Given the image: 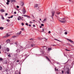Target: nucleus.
Returning a JSON list of instances; mask_svg holds the SVG:
<instances>
[{
  "mask_svg": "<svg viewBox=\"0 0 74 74\" xmlns=\"http://www.w3.org/2000/svg\"><path fill=\"white\" fill-rule=\"evenodd\" d=\"M42 47H43V48H44V47H46L45 46H43Z\"/></svg>",
  "mask_w": 74,
  "mask_h": 74,
  "instance_id": "nucleus-62",
  "label": "nucleus"
},
{
  "mask_svg": "<svg viewBox=\"0 0 74 74\" xmlns=\"http://www.w3.org/2000/svg\"><path fill=\"white\" fill-rule=\"evenodd\" d=\"M4 29V27H0V29L1 30H3Z\"/></svg>",
  "mask_w": 74,
  "mask_h": 74,
  "instance_id": "nucleus-21",
  "label": "nucleus"
},
{
  "mask_svg": "<svg viewBox=\"0 0 74 74\" xmlns=\"http://www.w3.org/2000/svg\"><path fill=\"white\" fill-rule=\"evenodd\" d=\"M6 4H7V5H8V4H9V2H7L6 3Z\"/></svg>",
  "mask_w": 74,
  "mask_h": 74,
  "instance_id": "nucleus-40",
  "label": "nucleus"
},
{
  "mask_svg": "<svg viewBox=\"0 0 74 74\" xmlns=\"http://www.w3.org/2000/svg\"><path fill=\"white\" fill-rule=\"evenodd\" d=\"M67 41H70L71 43L73 44H74V41H73V40H71V39H69L67 38Z\"/></svg>",
  "mask_w": 74,
  "mask_h": 74,
  "instance_id": "nucleus-2",
  "label": "nucleus"
},
{
  "mask_svg": "<svg viewBox=\"0 0 74 74\" xmlns=\"http://www.w3.org/2000/svg\"><path fill=\"white\" fill-rule=\"evenodd\" d=\"M55 71H56L57 70V69H56V67L55 68Z\"/></svg>",
  "mask_w": 74,
  "mask_h": 74,
  "instance_id": "nucleus-45",
  "label": "nucleus"
},
{
  "mask_svg": "<svg viewBox=\"0 0 74 74\" xmlns=\"http://www.w3.org/2000/svg\"><path fill=\"white\" fill-rule=\"evenodd\" d=\"M27 15H22V16H24L25 17H26V16Z\"/></svg>",
  "mask_w": 74,
  "mask_h": 74,
  "instance_id": "nucleus-32",
  "label": "nucleus"
},
{
  "mask_svg": "<svg viewBox=\"0 0 74 74\" xmlns=\"http://www.w3.org/2000/svg\"><path fill=\"white\" fill-rule=\"evenodd\" d=\"M19 60H17V61H16V62H19Z\"/></svg>",
  "mask_w": 74,
  "mask_h": 74,
  "instance_id": "nucleus-56",
  "label": "nucleus"
},
{
  "mask_svg": "<svg viewBox=\"0 0 74 74\" xmlns=\"http://www.w3.org/2000/svg\"><path fill=\"white\" fill-rule=\"evenodd\" d=\"M55 13V12L54 11H52L51 12V14H52L51 18L53 20V16H54V15Z\"/></svg>",
  "mask_w": 74,
  "mask_h": 74,
  "instance_id": "nucleus-1",
  "label": "nucleus"
},
{
  "mask_svg": "<svg viewBox=\"0 0 74 74\" xmlns=\"http://www.w3.org/2000/svg\"><path fill=\"white\" fill-rule=\"evenodd\" d=\"M25 25H26L27 26H28V23H25Z\"/></svg>",
  "mask_w": 74,
  "mask_h": 74,
  "instance_id": "nucleus-49",
  "label": "nucleus"
},
{
  "mask_svg": "<svg viewBox=\"0 0 74 74\" xmlns=\"http://www.w3.org/2000/svg\"><path fill=\"white\" fill-rule=\"evenodd\" d=\"M42 54L43 55H44V52H43V51L42 52Z\"/></svg>",
  "mask_w": 74,
  "mask_h": 74,
  "instance_id": "nucleus-57",
  "label": "nucleus"
},
{
  "mask_svg": "<svg viewBox=\"0 0 74 74\" xmlns=\"http://www.w3.org/2000/svg\"><path fill=\"white\" fill-rule=\"evenodd\" d=\"M33 27H36V25H33Z\"/></svg>",
  "mask_w": 74,
  "mask_h": 74,
  "instance_id": "nucleus-48",
  "label": "nucleus"
},
{
  "mask_svg": "<svg viewBox=\"0 0 74 74\" xmlns=\"http://www.w3.org/2000/svg\"><path fill=\"white\" fill-rule=\"evenodd\" d=\"M7 21V22H10V20L9 19H7L6 20Z\"/></svg>",
  "mask_w": 74,
  "mask_h": 74,
  "instance_id": "nucleus-27",
  "label": "nucleus"
},
{
  "mask_svg": "<svg viewBox=\"0 0 74 74\" xmlns=\"http://www.w3.org/2000/svg\"><path fill=\"white\" fill-rule=\"evenodd\" d=\"M26 17H27V18H30L29 16L27 15Z\"/></svg>",
  "mask_w": 74,
  "mask_h": 74,
  "instance_id": "nucleus-28",
  "label": "nucleus"
},
{
  "mask_svg": "<svg viewBox=\"0 0 74 74\" xmlns=\"http://www.w3.org/2000/svg\"><path fill=\"white\" fill-rule=\"evenodd\" d=\"M50 33H51V31H49L48 32L49 34H50Z\"/></svg>",
  "mask_w": 74,
  "mask_h": 74,
  "instance_id": "nucleus-53",
  "label": "nucleus"
},
{
  "mask_svg": "<svg viewBox=\"0 0 74 74\" xmlns=\"http://www.w3.org/2000/svg\"><path fill=\"white\" fill-rule=\"evenodd\" d=\"M69 71H70V69H67V71H66L67 74H69Z\"/></svg>",
  "mask_w": 74,
  "mask_h": 74,
  "instance_id": "nucleus-12",
  "label": "nucleus"
},
{
  "mask_svg": "<svg viewBox=\"0 0 74 74\" xmlns=\"http://www.w3.org/2000/svg\"><path fill=\"white\" fill-rule=\"evenodd\" d=\"M31 46L32 47H34V45L32 44L31 45Z\"/></svg>",
  "mask_w": 74,
  "mask_h": 74,
  "instance_id": "nucleus-22",
  "label": "nucleus"
},
{
  "mask_svg": "<svg viewBox=\"0 0 74 74\" xmlns=\"http://www.w3.org/2000/svg\"><path fill=\"white\" fill-rule=\"evenodd\" d=\"M19 74H21V72L20 71H19Z\"/></svg>",
  "mask_w": 74,
  "mask_h": 74,
  "instance_id": "nucleus-63",
  "label": "nucleus"
},
{
  "mask_svg": "<svg viewBox=\"0 0 74 74\" xmlns=\"http://www.w3.org/2000/svg\"><path fill=\"white\" fill-rule=\"evenodd\" d=\"M17 37V36L14 35L12 37V38H15V37Z\"/></svg>",
  "mask_w": 74,
  "mask_h": 74,
  "instance_id": "nucleus-19",
  "label": "nucleus"
},
{
  "mask_svg": "<svg viewBox=\"0 0 74 74\" xmlns=\"http://www.w3.org/2000/svg\"><path fill=\"white\" fill-rule=\"evenodd\" d=\"M11 36L10 34H6V35L4 36V38H7V37H9Z\"/></svg>",
  "mask_w": 74,
  "mask_h": 74,
  "instance_id": "nucleus-5",
  "label": "nucleus"
},
{
  "mask_svg": "<svg viewBox=\"0 0 74 74\" xmlns=\"http://www.w3.org/2000/svg\"><path fill=\"white\" fill-rule=\"evenodd\" d=\"M12 59L14 60V62H15V61L16 60V58H12Z\"/></svg>",
  "mask_w": 74,
  "mask_h": 74,
  "instance_id": "nucleus-15",
  "label": "nucleus"
},
{
  "mask_svg": "<svg viewBox=\"0 0 74 74\" xmlns=\"http://www.w3.org/2000/svg\"><path fill=\"white\" fill-rule=\"evenodd\" d=\"M62 74H63V73H64V71H62Z\"/></svg>",
  "mask_w": 74,
  "mask_h": 74,
  "instance_id": "nucleus-41",
  "label": "nucleus"
},
{
  "mask_svg": "<svg viewBox=\"0 0 74 74\" xmlns=\"http://www.w3.org/2000/svg\"><path fill=\"white\" fill-rule=\"evenodd\" d=\"M57 14L58 15H59V14H60V12H57Z\"/></svg>",
  "mask_w": 74,
  "mask_h": 74,
  "instance_id": "nucleus-38",
  "label": "nucleus"
},
{
  "mask_svg": "<svg viewBox=\"0 0 74 74\" xmlns=\"http://www.w3.org/2000/svg\"><path fill=\"white\" fill-rule=\"evenodd\" d=\"M46 20H47V18H45V19H44L43 21V22H45V21H46Z\"/></svg>",
  "mask_w": 74,
  "mask_h": 74,
  "instance_id": "nucleus-31",
  "label": "nucleus"
},
{
  "mask_svg": "<svg viewBox=\"0 0 74 74\" xmlns=\"http://www.w3.org/2000/svg\"><path fill=\"white\" fill-rule=\"evenodd\" d=\"M6 51L8 52H9L10 51V49L8 48H7L6 49Z\"/></svg>",
  "mask_w": 74,
  "mask_h": 74,
  "instance_id": "nucleus-16",
  "label": "nucleus"
},
{
  "mask_svg": "<svg viewBox=\"0 0 74 74\" xmlns=\"http://www.w3.org/2000/svg\"><path fill=\"white\" fill-rule=\"evenodd\" d=\"M21 20H22V21H24V20L23 19V18H21Z\"/></svg>",
  "mask_w": 74,
  "mask_h": 74,
  "instance_id": "nucleus-52",
  "label": "nucleus"
},
{
  "mask_svg": "<svg viewBox=\"0 0 74 74\" xmlns=\"http://www.w3.org/2000/svg\"><path fill=\"white\" fill-rule=\"evenodd\" d=\"M13 18V15H12L10 16L11 18Z\"/></svg>",
  "mask_w": 74,
  "mask_h": 74,
  "instance_id": "nucleus-42",
  "label": "nucleus"
},
{
  "mask_svg": "<svg viewBox=\"0 0 74 74\" xmlns=\"http://www.w3.org/2000/svg\"><path fill=\"white\" fill-rule=\"evenodd\" d=\"M23 5H24V3H23L21 5V7H22Z\"/></svg>",
  "mask_w": 74,
  "mask_h": 74,
  "instance_id": "nucleus-35",
  "label": "nucleus"
},
{
  "mask_svg": "<svg viewBox=\"0 0 74 74\" xmlns=\"http://www.w3.org/2000/svg\"><path fill=\"white\" fill-rule=\"evenodd\" d=\"M29 26L30 27V26H32V25H31V24H29Z\"/></svg>",
  "mask_w": 74,
  "mask_h": 74,
  "instance_id": "nucleus-58",
  "label": "nucleus"
},
{
  "mask_svg": "<svg viewBox=\"0 0 74 74\" xmlns=\"http://www.w3.org/2000/svg\"><path fill=\"white\" fill-rule=\"evenodd\" d=\"M74 64V61L72 63V64Z\"/></svg>",
  "mask_w": 74,
  "mask_h": 74,
  "instance_id": "nucleus-51",
  "label": "nucleus"
},
{
  "mask_svg": "<svg viewBox=\"0 0 74 74\" xmlns=\"http://www.w3.org/2000/svg\"><path fill=\"white\" fill-rule=\"evenodd\" d=\"M15 74H18V73H16V72L15 73Z\"/></svg>",
  "mask_w": 74,
  "mask_h": 74,
  "instance_id": "nucleus-64",
  "label": "nucleus"
},
{
  "mask_svg": "<svg viewBox=\"0 0 74 74\" xmlns=\"http://www.w3.org/2000/svg\"><path fill=\"white\" fill-rule=\"evenodd\" d=\"M28 56H29V55L27 56H26L25 57V59H26V58H27V57H28Z\"/></svg>",
  "mask_w": 74,
  "mask_h": 74,
  "instance_id": "nucleus-39",
  "label": "nucleus"
},
{
  "mask_svg": "<svg viewBox=\"0 0 74 74\" xmlns=\"http://www.w3.org/2000/svg\"><path fill=\"white\" fill-rule=\"evenodd\" d=\"M6 71V72H7L8 71V69H6V70H5Z\"/></svg>",
  "mask_w": 74,
  "mask_h": 74,
  "instance_id": "nucleus-61",
  "label": "nucleus"
},
{
  "mask_svg": "<svg viewBox=\"0 0 74 74\" xmlns=\"http://www.w3.org/2000/svg\"><path fill=\"white\" fill-rule=\"evenodd\" d=\"M52 45V46H56V45Z\"/></svg>",
  "mask_w": 74,
  "mask_h": 74,
  "instance_id": "nucleus-59",
  "label": "nucleus"
},
{
  "mask_svg": "<svg viewBox=\"0 0 74 74\" xmlns=\"http://www.w3.org/2000/svg\"><path fill=\"white\" fill-rule=\"evenodd\" d=\"M21 25H22V26H23V25H24V23H21Z\"/></svg>",
  "mask_w": 74,
  "mask_h": 74,
  "instance_id": "nucleus-34",
  "label": "nucleus"
},
{
  "mask_svg": "<svg viewBox=\"0 0 74 74\" xmlns=\"http://www.w3.org/2000/svg\"><path fill=\"white\" fill-rule=\"evenodd\" d=\"M5 16H7V15H8V13H6L5 14Z\"/></svg>",
  "mask_w": 74,
  "mask_h": 74,
  "instance_id": "nucleus-47",
  "label": "nucleus"
},
{
  "mask_svg": "<svg viewBox=\"0 0 74 74\" xmlns=\"http://www.w3.org/2000/svg\"><path fill=\"white\" fill-rule=\"evenodd\" d=\"M29 40H34V39L32 38L30 39Z\"/></svg>",
  "mask_w": 74,
  "mask_h": 74,
  "instance_id": "nucleus-33",
  "label": "nucleus"
},
{
  "mask_svg": "<svg viewBox=\"0 0 74 74\" xmlns=\"http://www.w3.org/2000/svg\"><path fill=\"white\" fill-rule=\"evenodd\" d=\"M18 47H20V51H23V49H24L23 48V47H22V46H19Z\"/></svg>",
  "mask_w": 74,
  "mask_h": 74,
  "instance_id": "nucleus-6",
  "label": "nucleus"
},
{
  "mask_svg": "<svg viewBox=\"0 0 74 74\" xmlns=\"http://www.w3.org/2000/svg\"><path fill=\"white\" fill-rule=\"evenodd\" d=\"M65 50L66 51H70V50H68L67 49H65Z\"/></svg>",
  "mask_w": 74,
  "mask_h": 74,
  "instance_id": "nucleus-25",
  "label": "nucleus"
},
{
  "mask_svg": "<svg viewBox=\"0 0 74 74\" xmlns=\"http://www.w3.org/2000/svg\"><path fill=\"white\" fill-rule=\"evenodd\" d=\"M46 59L48 60L49 61V62H51V64L53 65V64L52 63V62H51V61L50 60H49V58L47 56H46Z\"/></svg>",
  "mask_w": 74,
  "mask_h": 74,
  "instance_id": "nucleus-7",
  "label": "nucleus"
},
{
  "mask_svg": "<svg viewBox=\"0 0 74 74\" xmlns=\"http://www.w3.org/2000/svg\"><path fill=\"white\" fill-rule=\"evenodd\" d=\"M0 11H2V12H5V10H4V9H1V10H0Z\"/></svg>",
  "mask_w": 74,
  "mask_h": 74,
  "instance_id": "nucleus-17",
  "label": "nucleus"
},
{
  "mask_svg": "<svg viewBox=\"0 0 74 74\" xmlns=\"http://www.w3.org/2000/svg\"><path fill=\"white\" fill-rule=\"evenodd\" d=\"M60 22H61V23H65V22H66V21H62V20H60Z\"/></svg>",
  "mask_w": 74,
  "mask_h": 74,
  "instance_id": "nucleus-13",
  "label": "nucleus"
},
{
  "mask_svg": "<svg viewBox=\"0 0 74 74\" xmlns=\"http://www.w3.org/2000/svg\"><path fill=\"white\" fill-rule=\"evenodd\" d=\"M16 51L18 52H19V50L17 49V50H16Z\"/></svg>",
  "mask_w": 74,
  "mask_h": 74,
  "instance_id": "nucleus-36",
  "label": "nucleus"
},
{
  "mask_svg": "<svg viewBox=\"0 0 74 74\" xmlns=\"http://www.w3.org/2000/svg\"><path fill=\"white\" fill-rule=\"evenodd\" d=\"M2 69H3L2 67H1V66H0V70H1Z\"/></svg>",
  "mask_w": 74,
  "mask_h": 74,
  "instance_id": "nucleus-23",
  "label": "nucleus"
},
{
  "mask_svg": "<svg viewBox=\"0 0 74 74\" xmlns=\"http://www.w3.org/2000/svg\"><path fill=\"white\" fill-rule=\"evenodd\" d=\"M21 30H24V28H22L21 29Z\"/></svg>",
  "mask_w": 74,
  "mask_h": 74,
  "instance_id": "nucleus-44",
  "label": "nucleus"
},
{
  "mask_svg": "<svg viewBox=\"0 0 74 74\" xmlns=\"http://www.w3.org/2000/svg\"><path fill=\"white\" fill-rule=\"evenodd\" d=\"M26 48H30V45H27L26 46Z\"/></svg>",
  "mask_w": 74,
  "mask_h": 74,
  "instance_id": "nucleus-11",
  "label": "nucleus"
},
{
  "mask_svg": "<svg viewBox=\"0 0 74 74\" xmlns=\"http://www.w3.org/2000/svg\"><path fill=\"white\" fill-rule=\"evenodd\" d=\"M18 20L19 21H20V20L21 19V16H19L17 18Z\"/></svg>",
  "mask_w": 74,
  "mask_h": 74,
  "instance_id": "nucleus-8",
  "label": "nucleus"
},
{
  "mask_svg": "<svg viewBox=\"0 0 74 74\" xmlns=\"http://www.w3.org/2000/svg\"><path fill=\"white\" fill-rule=\"evenodd\" d=\"M44 28H43V29H42V31H44Z\"/></svg>",
  "mask_w": 74,
  "mask_h": 74,
  "instance_id": "nucleus-55",
  "label": "nucleus"
},
{
  "mask_svg": "<svg viewBox=\"0 0 74 74\" xmlns=\"http://www.w3.org/2000/svg\"><path fill=\"white\" fill-rule=\"evenodd\" d=\"M62 20H65L66 19V18H63L61 19Z\"/></svg>",
  "mask_w": 74,
  "mask_h": 74,
  "instance_id": "nucleus-37",
  "label": "nucleus"
},
{
  "mask_svg": "<svg viewBox=\"0 0 74 74\" xmlns=\"http://www.w3.org/2000/svg\"><path fill=\"white\" fill-rule=\"evenodd\" d=\"M7 1L8 3H10V2L11 3H13V2H15V0H7Z\"/></svg>",
  "mask_w": 74,
  "mask_h": 74,
  "instance_id": "nucleus-3",
  "label": "nucleus"
},
{
  "mask_svg": "<svg viewBox=\"0 0 74 74\" xmlns=\"http://www.w3.org/2000/svg\"><path fill=\"white\" fill-rule=\"evenodd\" d=\"M8 56H9V57H11V55H10V54H9L8 55Z\"/></svg>",
  "mask_w": 74,
  "mask_h": 74,
  "instance_id": "nucleus-46",
  "label": "nucleus"
},
{
  "mask_svg": "<svg viewBox=\"0 0 74 74\" xmlns=\"http://www.w3.org/2000/svg\"><path fill=\"white\" fill-rule=\"evenodd\" d=\"M10 39H7L6 41V42H7V43H10Z\"/></svg>",
  "mask_w": 74,
  "mask_h": 74,
  "instance_id": "nucleus-10",
  "label": "nucleus"
},
{
  "mask_svg": "<svg viewBox=\"0 0 74 74\" xmlns=\"http://www.w3.org/2000/svg\"><path fill=\"white\" fill-rule=\"evenodd\" d=\"M51 50H52V48L51 47L48 48V50L49 51H51Z\"/></svg>",
  "mask_w": 74,
  "mask_h": 74,
  "instance_id": "nucleus-18",
  "label": "nucleus"
},
{
  "mask_svg": "<svg viewBox=\"0 0 74 74\" xmlns=\"http://www.w3.org/2000/svg\"><path fill=\"white\" fill-rule=\"evenodd\" d=\"M21 33H22V31H20V32L19 33H17L16 34V35H20V34H21Z\"/></svg>",
  "mask_w": 74,
  "mask_h": 74,
  "instance_id": "nucleus-14",
  "label": "nucleus"
},
{
  "mask_svg": "<svg viewBox=\"0 0 74 74\" xmlns=\"http://www.w3.org/2000/svg\"><path fill=\"white\" fill-rule=\"evenodd\" d=\"M26 12V10L25 8H23V12L22 13L23 14H25V13Z\"/></svg>",
  "mask_w": 74,
  "mask_h": 74,
  "instance_id": "nucleus-4",
  "label": "nucleus"
},
{
  "mask_svg": "<svg viewBox=\"0 0 74 74\" xmlns=\"http://www.w3.org/2000/svg\"><path fill=\"white\" fill-rule=\"evenodd\" d=\"M39 5L38 4H36L34 5V8H37L38 6Z\"/></svg>",
  "mask_w": 74,
  "mask_h": 74,
  "instance_id": "nucleus-9",
  "label": "nucleus"
},
{
  "mask_svg": "<svg viewBox=\"0 0 74 74\" xmlns=\"http://www.w3.org/2000/svg\"><path fill=\"white\" fill-rule=\"evenodd\" d=\"M14 14H16V12H14Z\"/></svg>",
  "mask_w": 74,
  "mask_h": 74,
  "instance_id": "nucleus-54",
  "label": "nucleus"
},
{
  "mask_svg": "<svg viewBox=\"0 0 74 74\" xmlns=\"http://www.w3.org/2000/svg\"><path fill=\"white\" fill-rule=\"evenodd\" d=\"M54 40H56V41H58V39H54Z\"/></svg>",
  "mask_w": 74,
  "mask_h": 74,
  "instance_id": "nucleus-60",
  "label": "nucleus"
},
{
  "mask_svg": "<svg viewBox=\"0 0 74 74\" xmlns=\"http://www.w3.org/2000/svg\"><path fill=\"white\" fill-rule=\"evenodd\" d=\"M29 23H30L31 24H32V23H34V22H32V21H30L29 22Z\"/></svg>",
  "mask_w": 74,
  "mask_h": 74,
  "instance_id": "nucleus-30",
  "label": "nucleus"
},
{
  "mask_svg": "<svg viewBox=\"0 0 74 74\" xmlns=\"http://www.w3.org/2000/svg\"><path fill=\"white\" fill-rule=\"evenodd\" d=\"M44 24H41V26H44Z\"/></svg>",
  "mask_w": 74,
  "mask_h": 74,
  "instance_id": "nucleus-43",
  "label": "nucleus"
},
{
  "mask_svg": "<svg viewBox=\"0 0 74 74\" xmlns=\"http://www.w3.org/2000/svg\"><path fill=\"white\" fill-rule=\"evenodd\" d=\"M1 16L2 19H3V20H4V17L3 16Z\"/></svg>",
  "mask_w": 74,
  "mask_h": 74,
  "instance_id": "nucleus-24",
  "label": "nucleus"
},
{
  "mask_svg": "<svg viewBox=\"0 0 74 74\" xmlns=\"http://www.w3.org/2000/svg\"><path fill=\"white\" fill-rule=\"evenodd\" d=\"M16 7L17 8H19V7L18 6H17Z\"/></svg>",
  "mask_w": 74,
  "mask_h": 74,
  "instance_id": "nucleus-50",
  "label": "nucleus"
},
{
  "mask_svg": "<svg viewBox=\"0 0 74 74\" xmlns=\"http://www.w3.org/2000/svg\"><path fill=\"white\" fill-rule=\"evenodd\" d=\"M3 59L2 58H0V61H1L2 60H3Z\"/></svg>",
  "mask_w": 74,
  "mask_h": 74,
  "instance_id": "nucleus-26",
  "label": "nucleus"
},
{
  "mask_svg": "<svg viewBox=\"0 0 74 74\" xmlns=\"http://www.w3.org/2000/svg\"><path fill=\"white\" fill-rule=\"evenodd\" d=\"M15 44L17 45H18V42H16L14 43Z\"/></svg>",
  "mask_w": 74,
  "mask_h": 74,
  "instance_id": "nucleus-20",
  "label": "nucleus"
},
{
  "mask_svg": "<svg viewBox=\"0 0 74 74\" xmlns=\"http://www.w3.org/2000/svg\"><path fill=\"white\" fill-rule=\"evenodd\" d=\"M66 35V34H67V32H65L64 33Z\"/></svg>",
  "mask_w": 74,
  "mask_h": 74,
  "instance_id": "nucleus-29",
  "label": "nucleus"
}]
</instances>
